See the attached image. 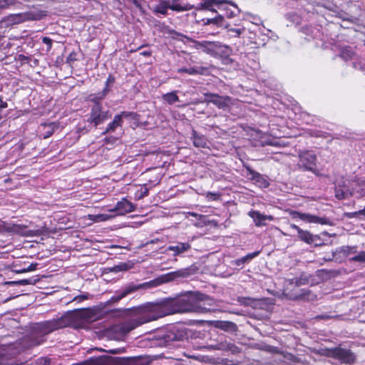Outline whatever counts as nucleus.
<instances>
[{
  "mask_svg": "<svg viewBox=\"0 0 365 365\" xmlns=\"http://www.w3.org/2000/svg\"><path fill=\"white\" fill-rule=\"evenodd\" d=\"M138 316L122 324L121 329L129 332L138 327L170 315L166 298L155 302H147L137 308Z\"/></svg>",
  "mask_w": 365,
  "mask_h": 365,
  "instance_id": "obj_1",
  "label": "nucleus"
},
{
  "mask_svg": "<svg viewBox=\"0 0 365 365\" xmlns=\"http://www.w3.org/2000/svg\"><path fill=\"white\" fill-rule=\"evenodd\" d=\"M166 301L170 314L182 312L203 314L210 312V309L202 305V299H199L196 294L192 292H188L173 298L168 297Z\"/></svg>",
  "mask_w": 365,
  "mask_h": 365,
  "instance_id": "obj_2",
  "label": "nucleus"
},
{
  "mask_svg": "<svg viewBox=\"0 0 365 365\" xmlns=\"http://www.w3.org/2000/svg\"><path fill=\"white\" fill-rule=\"evenodd\" d=\"M160 31L163 34L169 35L173 38H177L179 36L185 38L194 43V47L196 49L202 50L203 52L213 57L216 56V54L217 53L220 46H221L222 45L221 43L217 41H198L196 40H193L186 36L185 35L180 34L174 29H172L169 26L166 25L165 23L161 24Z\"/></svg>",
  "mask_w": 365,
  "mask_h": 365,
  "instance_id": "obj_3",
  "label": "nucleus"
},
{
  "mask_svg": "<svg viewBox=\"0 0 365 365\" xmlns=\"http://www.w3.org/2000/svg\"><path fill=\"white\" fill-rule=\"evenodd\" d=\"M90 359L93 365H149L148 359L142 356L118 357L104 355Z\"/></svg>",
  "mask_w": 365,
  "mask_h": 365,
  "instance_id": "obj_4",
  "label": "nucleus"
},
{
  "mask_svg": "<svg viewBox=\"0 0 365 365\" xmlns=\"http://www.w3.org/2000/svg\"><path fill=\"white\" fill-rule=\"evenodd\" d=\"M160 284V282L158 279L150 280L149 282H143L141 284H135L134 282H130L123 287L121 289L116 291L114 295H113L108 300V302L111 304L118 303L129 294L138 292L140 289H150L157 287Z\"/></svg>",
  "mask_w": 365,
  "mask_h": 365,
  "instance_id": "obj_5",
  "label": "nucleus"
},
{
  "mask_svg": "<svg viewBox=\"0 0 365 365\" xmlns=\"http://www.w3.org/2000/svg\"><path fill=\"white\" fill-rule=\"evenodd\" d=\"M95 316L96 313L93 309L86 308L73 310L66 314L65 317L68 319V327L82 328L86 322L93 320Z\"/></svg>",
  "mask_w": 365,
  "mask_h": 365,
  "instance_id": "obj_6",
  "label": "nucleus"
},
{
  "mask_svg": "<svg viewBox=\"0 0 365 365\" xmlns=\"http://www.w3.org/2000/svg\"><path fill=\"white\" fill-rule=\"evenodd\" d=\"M187 338V333L185 328L173 326L162 331L159 336L160 346H170L173 342L183 341Z\"/></svg>",
  "mask_w": 365,
  "mask_h": 365,
  "instance_id": "obj_7",
  "label": "nucleus"
},
{
  "mask_svg": "<svg viewBox=\"0 0 365 365\" xmlns=\"http://www.w3.org/2000/svg\"><path fill=\"white\" fill-rule=\"evenodd\" d=\"M321 355H325L336 359L342 363L351 364L355 361L356 356L349 349L335 347L324 349L321 347Z\"/></svg>",
  "mask_w": 365,
  "mask_h": 365,
  "instance_id": "obj_8",
  "label": "nucleus"
},
{
  "mask_svg": "<svg viewBox=\"0 0 365 365\" xmlns=\"http://www.w3.org/2000/svg\"><path fill=\"white\" fill-rule=\"evenodd\" d=\"M67 318L65 315L58 319L44 321L37 324V329L43 334H50L56 330L68 327Z\"/></svg>",
  "mask_w": 365,
  "mask_h": 365,
  "instance_id": "obj_9",
  "label": "nucleus"
},
{
  "mask_svg": "<svg viewBox=\"0 0 365 365\" xmlns=\"http://www.w3.org/2000/svg\"><path fill=\"white\" fill-rule=\"evenodd\" d=\"M110 118L111 114L108 110H103L102 104H93L91 106L87 122L97 127Z\"/></svg>",
  "mask_w": 365,
  "mask_h": 365,
  "instance_id": "obj_10",
  "label": "nucleus"
},
{
  "mask_svg": "<svg viewBox=\"0 0 365 365\" xmlns=\"http://www.w3.org/2000/svg\"><path fill=\"white\" fill-rule=\"evenodd\" d=\"M205 102L207 103H212L220 109H225L228 107V104L231 101L230 96H221L216 93H205Z\"/></svg>",
  "mask_w": 365,
  "mask_h": 365,
  "instance_id": "obj_11",
  "label": "nucleus"
},
{
  "mask_svg": "<svg viewBox=\"0 0 365 365\" xmlns=\"http://www.w3.org/2000/svg\"><path fill=\"white\" fill-rule=\"evenodd\" d=\"M243 167L247 170V175H250V179L254 181L257 185L264 188L269 186V182L265 176L252 169L249 165L244 164Z\"/></svg>",
  "mask_w": 365,
  "mask_h": 365,
  "instance_id": "obj_12",
  "label": "nucleus"
},
{
  "mask_svg": "<svg viewBox=\"0 0 365 365\" xmlns=\"http://www.w3.org/2000/svg\"><path fill=\"white\" fill-rule=\"evenodd\" d=\"M136 208V205L132 202L127 200L125 197L118 201L113 209L110 210L113 212H115L119 215H123L127 213L133 212Z\"/></svg>",
  "mask_w": 365,
  "mask_h": 365,
  "instance_id": "obj_13",
  "label": "nucleus"
},
{
  "mask_svg": "<svg viewBox=\"0 0 365 365\" xmlns=\"http://www.w3.org/2000/svg\"><path fill=\"white\" fill-rule=\"evenodd\" d=\"M232 53V49L226 45L222 44L215 58H220L222 63L225 66H231L234 60L230 57Z\"/></svg>",
  "mask_w": 365,
  "mask_h": 365,
  "instance_id": "obj_14",
  "label": "nucleus"
},
{
  "mask_svg": "<svg viewBox=\"0 0 365 365\" xmlns=\"http://www.w3.org/2000/svg\"><path fill=\"white\" fill-rule=\"evenodd\" d=\"M300 163L302 167L309 170L316 168L317 157L311 151H306L300 155Z\"/></svg>",
  "mask_w": 365,
  "mask_h": 365,
  "instance_id": "obj_15",
  "label": "nucleus"
},
{
  "mask_svg": "<svg viewBox=\"0 0 365 365\" xmlns=\"http://www.w3.org/2000/svg\"><path fill=\"white\" fill-rule=\"evenodd\" d=\"M16 66L36 67L38 61L31 55L18 54L15 57Z\"/></svg>",
  "mask_w": 365,
  "mask_h": 365,
  "instance_id": "obj_16",
  "label": "nucleus"
},
{
  "mask_svg": "<svg viewBox=\"0 0 365 365\" xmlns=\"http://www.w3.org/2000/svg\"><path fill=\"white\" fill-rule=\"evenodd\" d=\"M170 9L175 12H184L190 11L194 5L190 4L187 0H169Z\"/></svg>",
  "mask_w": 365,
  "mask_h": 365,
  "instance_id": "obj_17",
  "label": "nucleus"
},
{
  "mask_svg": "<svg viewBox=\"0 0 365 365\" xmlns=\"http://www.w3.org/2000/svg\"><path fill=\"white\" fill-rule=\"evenodd\" d=\"M131 115V113H128L125 111L121 112L120 114L116 115L114 116V118L112 122L108 123L106 129L103 133V134H106L109 132L114 131L118 127H120L123 125V117H129Z\"/></svg>",
  "mask_w": 365,
  "mask_h": 365,
  "instance_id": "obj_18",
  "label": "nucleus"
},
{
  "mask_svg": "<svg viewBox=\"0 0 365 365\" xmlns=\"http://www.w3.org/2000/svg\"><path fill=\"white\" fill-rule=\"evenodd\" d=\"M291 227L297 232L299 239L301 241L306 242L307 244H313L315 242V239L317 237V236L313 235L307 230H303L299 226L294 224L291 225Z\"/></svg>",
  "mask_w": 365,
  "mask_h": 365,
  "instance_id": "obj_19",
  "label": "nucleus"
},
{
  "mask_svg": "<svg viewBox=\"0 0 365 365\" xmlns=\"http://www.w3.org/2000/svg\"><path fill=\"white\" fill-rule=\"evenodd\" d=\"M249 216L252 218L255 225L257 227H262L266 225V220H272L273 217L272 215H262L257 210H252L248 213Z\"/></svg>",
  "mask_w": 365,
  "mask_h": 365,
  "instance_id": "obj_20",
  "label": "nucleus"
},
{
  "mask_svg": "<svg viewBox=\"0 0 365 365\" xmlns=\"http://www.w3.org/2000/svg\"><path fill=\"white\" fill-rule=\"evenodd\" d=\"M204 2L198 4L197 9H205L211 11L216 12L214 6H217V9H221L224 6L226 0H203Z\"/></svg>",
  "mask_w": 365,
  "mask_h": 365,
  "instance_id": "obj_21",
  "label": "nucleus"
},
{
  "mask_svg": "<svg viewBox=\"0 0 365 365\" xmlns=\"http://www.w3.org/2000/svg\"><path fill=\"white\" fill-rule=\"evenodd\" d=\"M56 125L54 123H41L39 126V132L43 138H49L55 131Z\"/></svg>",
  "mask_w": 365,
  "mask_h": 365,
  "instance_id": "obj_22",
  "label": "nucleus"
},
{
  "mask_svg": "<svg viewBox=\"0 0 365 365\" xmlns=\"http://www.w3.org/2000/svg\"><path fill=\"white\" fill-rule=\"evenodd\" d=\"M170 6L169 0H158V4L154 6L153 12L156 14L166 16L168 15V10L170 9Z\"/></svg>",
  "mask_w": 365,
  "mask_h": 365,
  "instance_id": "obj_23",
  "label": "nucleus"
},
{
  "mask_svg": "<svg viewBox=\"0 0 365 365\" xmlns=\"http://www.w3.org/2000/svg\"><path fill=\"white\" fill-rule=\"evenodd\" d=\"M191 248V245L188 242H178L176 245H170L168 247V250L170 251H173L174 252V255H179L185 251H187Z\"/></svg>",
  "mask_w": 365,
  "mask_h": 365,
  "instance_id": "obj_24",
  "label": "nucleus"
},
{
  "mask_svg": "<svg viewBox=\"0 0 365 365\" xmlns=\"http://www.w3.org/2000/svg\"><path fill=\"white\" fill-rule=\"evenodd\" d=\"M110 91V88L105 87L102 91L97 93L90 94L88 96V101L93 104H101V101L103 100Z\"/></svg>",
  "mask_w": 365,
  "mask_h": 365,
  "instance_id": "obj_25",
  "label": "nucleus"
},
{
  "mask_svg": "<svg viewBox=\"0 0 365 365\" xmlns=\"http://www.w3.org/2000/svg\"><path fill=\"white\" fill-rule=\"evenodd\" d=\"M215 327L225 331L234 332L237 330V324L229 321H217L215 322Z\"/></svg>",
  "mask_w": 365,
  "mask_h": 365,
  "instance_id": "obj_26",
  "label": "nucleus"
},
{
  "mask_svg": "<svg viewBox=\"0 0 365 365\" xmlns=\"http://www.w3.org/2000/svg\"><path fill=\"white\" fill-rule=\"evenodd\" d=\"M192 138L193 145L196 148H205L207 146V139L202 135H200L196 130H192Z\"/></svg>",
  "mask_w": 365,
  "mask_h": 365,
  "instance_id": "obj_27",
  "label": "nucleus"
},
{
  "mask_svg": "<svg viewBox=\"0 0 365 365\" xmlns=\"http://www.w3.org/2000/svg\"><path fill=\"white\" fill-rule=\"evenodd\" d=\"M352 195H354L353 191L349 190V189L344 185L341 187L339 186L335 187V197L338 200L346 199Z\"/></svg>",
  "mask_w": 365,
  "mask_h": 365,
  "instance_id": "obj_28",
  "label": "nucleus"
},
{
  "mask_svg": "<svg viewBox=\"0 0 365 365\" xmlns=\"http://www.w3.org/2000/svg\"><path fill=\"white\" fill-rule=\"evenodd\" d=\"M353 194H359V196H365V180H357L352 182Z\"/></svg>",
  "mask_w": 365,
  "mask_h": 365,
  "instance_id": "obj_29",
  "label": "nucleus"
},
{
  "mask_svg": "<svg viewBox=\"0 0 365 365\" xmlns=\"http://www.w3.org/2000/svg\"><path fill=\"white\" fill-rule=\"evenodd\" d=\"M283 357L286 362L289 365H306L307 364L302 360L301 358L291 354V353H284L283 354Z\"/></svg>",
  "mask_w": 365,
  "mask_h": 365,
  "instance_id": "obj_30",
  "label": "nucleus"
},
{
  "mask_svg": "<svg viewBox=\"0 0 365 365\" xmlns=\"http://www.w3.org/2000/svg\"><path fill=\"white\" fill-rule=\"evenodd\" d=\"M317 298V294L313 292L310 289H304L302 293L299 295L296 296V299L307 301V302H313L316 301Z\"/></svg>",
  "mask_w": 365,
  "mask_h": 365,
  "instance_id": "obj_31",
  "label": "nucleus"
},
{
  "mask_svg": "<svg viewBox=\"0 0 365 365\" xmlns=\"http://www.w3.org/2000/svg\"><path fill=\"white\" fill-rule=\"evenodd\" d=\"M294 217H298L302 220H305L308 222L319 223V217L316 215H312L309 214L300 213L298 212H294Z\"/></svg>",
  "mask_w": 365,
  "mask_h": 365,
  "instance_id": "obj_32",
  "label": "nucleus"
},
{
  "mask_svg": "<svg viewBox=\"0 0 365 365\" xmlns=\"http://www.w3.org/2000/svg\"><path fill=\"white\" fill-rule=\"evenodd\" d=\"M288 284L292 286L299 287L309 282V279L304 274H301L298 277H294L287 280Z\"/></svg>",
  "mask_w": 365,
  "mask_h": 365,
  "instance_id": "obj_33",
  "label": "nucleus"
},
{
  "mask_svg": "<svg viewBox=\"0 0 365 365\" xmlns=\"http://www.w3.org/2000/svg\"><path fill=\"white\" fill-rule=\"evenodd\" d=\"M177 91L165 93L162 96V99L167 103L172 105L179 101V97L177 95Z\"/></svg>",
  "mask_w": 365,
  "mask_h": 365,
  "instance_id": "obj_34",
  "label": "nucleus"
},
{
  "mask_svg": "<svg viewBox=\"0 0 365 365\" xmlns=\"http://www.w3.org/2000/svg\"><path fill=\"white\" fill-rule=\"evenodd\" d=\"M202 21L204 25H209L210 24L219 25L221 24L223 21V16L222 14H218L215 17L210 19H202Z\"/></svg>",
  "mask_w": 365,
  "mask_h": 365,
  "instance_id": "obj_35",
  "label": "nucleus"
},
{
  "mask_svg": "<svg viewBox=\"0 0 365 365\" xmlns=\"http://www.w3.org/2000/svg\"><path fill=\"white\" fill-rule=\"evenodd\" d=\"M219 9L224 11V14H222L223 16V19L225 17L230 19V18H232L235 16H236L235 11H232L229 8V6L227 5V1H226L224 6H222L221 7V9Z\"/></svg>",
  "mask_w": 365,
  "mask_h": 365,
  "instance_id": "obj_36",
  "label": "nucleus"
},
{
  "mask_svg": "<svg viewBox=\"0 0 365 365\" xmlns=\"http://www.w3.org/2000/svg\"><path fill=\"white\" fill-rule=\"evenodd\" d=\"M149 194V189L147 187V185L145 184L140 187L139 190H138L135 192V198L138 200L142 199Z\"/></svg>",
  "mask_w": 365,
  "mask_h": 365,
  "instance_id": "obj_37",
  "label": "nucleus"
},
{
  "mask_svg": "<svg viewBox=\"0 0 365 365\" xmlns=\"http://www.w3.org/2000/svg\"><path fill=\"white\" fill-rule=\"evenodd\" d=\"M14 19L16 21V22H21V21H24L26 20L34 19L33 14L29 13V12L19 14L16 15Z\"/></svg>",
  "mask_w": 365,
  "mask_h": 365,
  "instance_id": "obj_38",
  "label": "nucleus"
},
{
  "mask_svg": "<svg viewBox=\"0 0 365 365\" xmlns=\"http://www.w3.org/2000/svg\"><path fill=\"white\" fill-rule=\"evenodd\" d=\"M39 281V279L36 278L35 277H29L27 279H23L18 282H15V284L19 285H27V284H35L37 282Z\"/></svg>",
  "mask_w": 365,
  "mask_h": 365,
  "instance_id": "obj_39",
  "label": "nucleus"
},
{
  "mask_svg": "<svg viewBox=\"0 0 365 365\" xmlns=\"http://www.w3.org/2000/svg\"><path fill=\"white\" fill-rule=\"evenodd\" d=\"M340 252L342 253L344 256L348 257L351 254L356 253V247H349V246H344L340 248Z\"/></svg>",
  "mask_w": 365,
  "mask_h": 365,
  "instance_id": "obj_40",
  "label": "nucleus"
},
{
  "mask_svg": "<svg viewBox=\"0 0 365 365\" xmlns=\"http://www.w3.org/2000/svg\"><path fill=\"white\" fill-rule=\"evenodd\" d=\"M222 195L220 192H207L205 194V197L209 201H217L220 200Z\"/></svg>",
  "mask_w": 365,
  "mask_h": 365,
  "instance_id": "obj_41",
  "label": "nucleus"
},
{
  "mask_svg": "<svg viewBox=\"0 0 365 365\" xmlns=\"http://www.w3.org/2000/svg\"><path fill=\"white\" fill-rule=\"evenodd\" d=\"M78 53L75 51L70 53L68 56L66 58V63L71 66H74V62L78 61Z\"/></svg>",
  "mask_w": 365,
  "mask_h": 365,
  "instance_id": "obj_42",
  "label": "nucleus"
},
{
  "mask_svg": "<svg viewBox=\"0 0 365 365\" xmlns=\"http://www.w3.org/2000/svg\"><path fill=\"white\" fill-rule=\"evenodd\" d=\"M350 259L354 262L365 263V251H361L357 255L351 257Z\"/></svg>",
  "mask_w": 365,
  "mask_h": 365,
  "instance_id": "obj_43",
  "label": "nucleus"
},
{
  "mask_svg": "<svg viewBox=\"0 0 365 365\" xmlns=\"http://www.w3.org/2000/svg\"><path fill=\"white\" fill-rule=\"evenodd\" d=\"M259 253H260V251H256V252H252V253H249L247 255H245L243 257H242L240 259H238V262H241L242 263H245L248 260H251L253 258H255L257 256H258Z\"/></svg>",
  "mask_w": 365,
  "mask_h": 365,
  "instance_id": "obj_44",
  "label": "nucleus"
},
{
  "mask_svg": "<svg viewBox=\"0 0 365 365\" xmlns=\"http://www.w3.org/2000/svg\"><path fill=\"white\" fill-rule=\"evenodd\" d=\"M41 41H42V43L46 46V52L51 51L52 46H53V40L48 36H43V37H42Z\"/></svg>",
  "mask_w": 365,
  "mask_h": 365,
  "instance_id": "obj_45",
  "label": "nucleus"
},
{
  "mask_svg": "<svg viewBox=\"0 0 365 365\" xmlns=\"http://www.w3.org/2000/svg\"><path fill=\"white\" fill-rule=\"evenodd\" d=\"M173 275L177 276L178 278H185L189 276L190 273L187 269H179L175 272H172Z\"/></svg>",
  "mask_w": 365,
  "mask_h": 365,
  "instance_id": "obj_46",
  "label": "nucleus"
},
{
  "mask_svg": "<svg viewBox=\"0 0 365 365\" xmlns=\"http://www.w3.org/2000/svg\"><path fill=\"white\" fill-rule=\"evenodd\" d=\"M36 267H37V264H31L27 267H24L23 269H16L15 272L16 273H23V272H26L34 271L36 269Z\"/></svg>",
  "mask_w": 365,
  "mask_h": 365,
  "instance_id": "obj_47",
  "label": "nucleus"
},
{
  "mask_svg": "<svg viewBox=\"0 0 365 365\" xmlns=\"http://www.w3.org/2000/svg\"><path fill=\"white\" fill-rule=\"evenodd\" d=\"M37 365H51V359L48 357H41L36 361Z\"/></svg>",
  "mask_w": 365,
  "mask_h": 365,
  "instance_id": "obj_48",
  "label": "nucleus"
},
{
  "mask_svg": "<svg viewBox=\"0 0 365 365\" xmlns=\"http://www.w3.org/2000/svg\"><path fill=\"white\" fill-rule=\"evenodd\" d=\"M344 216L347 218H358L360 219L359 211L352 212H345Z\"/></svg>",
  "mask_w": 365,
  "mask_h": 365,
  "instance_id": "obj_49",
  "label": "nucleus"
},
{
  "mask_svg": "<svg viewBox=\"0 0 365 365\" xmlns=\"http://www.w3.org/2000/svg\"><path fill=\"white\" fill-rule=\"evenodd\" d=\"M352 55H354V52L350 50L343 51L341 53V56L346 59L351 58Z\"/></svg>",
  "mask_w": 365,
  "mask_h": 365,
  "instance_id": "obj_50",
  "label": "nucleus"
},
{
  "mask_svg": "<svg viewBox=\"0 0 365 365\" xmlns=\"http://www.w3.org/2000/svg\"><path fill=\"white\" fill-rule=\"evenodd\" d=\"M116 138L113 136L106 137L103 139L105 144H114L116 141Z\"/></svg>",
  "mask_w": 365,
  "mask_h": 365,
  "instance_id": "obj_51",
  "label": "nucleus"
},
{
  "mask_svg": "<svg viewBox=\"0 0 365 365\" xmlns=\"http://www.w3.org/2000/svg\"><path fill=\"white\" fill-rule=\"evenodd\" d=\"M114 82H115V77H113L112 75H109L107 78L105 87H107L108 88H109V86L110 84H113Z\"/></svg>",
  "mask_w": 365,
  "mask_h": 365,
  "instance_id": "obj_52",
  "label": "nucleus"
},
{
  "mask_svg": "<svg viewBox=\"0 0 365 365\" xmlns=\"http://www.w3.org/2000/svg\"><path fill=\"white\" fill-rule=\"evenodd\" d=\"M321 225H333L334 222L331 220L327 217H321Z\"/></svg>",
  "mask_w": 365,
  "mask_h": 365,
  "instance_id": "obj_53",
  "label": "nucleus"
},
{
  "mask_svg": "<svg viewBox=\"0 0 365 365\" xmlns=\"http://www.w3.org/2000/svg\"><path fill=\"white\" fill-rule=\"evenodd\" d=\"M127 268H128L127 264L123 263V264H120L119 265L115 266L113 268V269L115 271H123V270H126Z\"/></svg>",
  "mask_w": 365,
  "mask_h": 365,
  "instance_id": "obj_54",
  "label": "nucleus"
},
{
  "mask_svg": "<svg viewBox=\"0 0 365 365\" xmlns=\"http://www.w3.org/2000/svg\"><path fill=\"white\" fill-rule=\"evenodd\" d=\"M165 282H170V281H173V280L177 279L178 277L175 275H173L172 272H170L165 275Z\"/></svg>",
  "mask_w": 365,
  "mask_h": 365,
  "instance_id": "obj_55",
  "label": "nucleus"
},
{
  "mask_svg": "<svg viewBox=\"0 0 365 365\" xmlns=\"http://www.w3.org/2000/svg\"><path fill=\"white\" fill-rule=\"evenodd\" d=\"M178 71L187 73H188L190 75H193V74H195V73H198L197 70H178ZM199 73L202 74L203 73L202 72H199Z\"/></svg>",
  "mask_w": 365,
  "mask_h": 365,
  "instance_id": "obj_56",
  "label": "nucleus"
},
{
  "mask_svg": "<svg viewBox=\"0 0 365 365\" xmlns=\"http://www.w3.org/2000/svg\"><path fill=\"white\" fill-rule=\"evenodd\" d=\"M8 107V103L3 101L2 96H0V110Z\"/></svg>",
  "mask_w": 365,
  "mask_h": 365,
  "instance_id": "obj_57",
  "label": "nucleus"
},
{
  "mask_svg": "<svg viewBox=\"0 0 365 365\" xmlns=\"http://www.w3.org/2000/svg\"><path fill=\"white\" fill-rule=\"evenodd\" d=\"M243 31H244V29H231V31L235 32L237 34V36H238L242 33Z\"/></svg>",
  "mask_w": 365,
  "mask_h": 365,
  "instance_id": "obj_58",
  "label": "nucleus"
},
{
  "mask_svg": "<svg viewBox=\"0 0 365 365\" xmlns=\"http://www.w3.org/2000/svg\"><path fill=\"white\" fill-rule=\"evenodd\" d=\"M359 214L360 219L365 217V207L363 209L359 210Z\"/></svg>",
  "mask_w": 365,
  "mask_h": 365,
  "instance_id": "obj_59",
  "label": "nucleus"
},
{
  "mask_svg": "<svg viewBox=\"0 0 365 365\" xmlns=\"http://www.w3.org/2000/svg\"><path fill=\"white\" fill-rule=\"evenodd\" d=\"M6 9V3L4 0H0V10Z\"/></svg>",
  "mask_w": 365,
  "mask_h": 365,
  "instance_id": "obj_60",
  "label": "nucleus"
},
{
  "mask_svg": "<svg viewBox=\"0 0 365 365\" xmlns=\"http://www.w3.org/2000/svg\"><path fill=\"white\" fill-rule=\"evenodd\" d=\"M143 56H151V51H145L140 53Z\"/></svg>",
  "mask_w": 365,
  "mask_h": 365,
  "instance_id": "obj_61",
  "label": "nucleus"
},
{
  "mask_svg": "<svg viewBox=\"0 0 365 365\" xmlns=\"http://www.w3.org/2000/svg\"><path fill=\"white\" fill-rule=\"evenodd\" d=\"M79 297L82 299H87L88 297L86 295H80Z\"/></svg>",
  "mask_w": 365,
  "mask_h": 365,
  "instance_id": "obj_62",
  "label": "nucleus"
},
{
  "mask_svg": "<svg viewBox=\"0 0 365 365\" xmlns=\"http://www.w3.org/2000/svg\"><path fill=\"white\" fill-rule=\"evenodd\" d=\"M3 118V115L1 114V110H0V120Z\"/></svg>",
  "mask_w": 365,
  "mask_h": 365,
  "instance_id": "obj_63",
  "label": "nucleus"
},
{
  "mask_svg": "<svg viewBox=\"0 0 365 365\" xmlns=\"http://www.w3.org/2000/svg\"><path fill=\"white\" fill-rule=\"evenodd\" d=\"M321 233H322V234H323V235H327V234H328V233H327V232H325V231L321 232Z\"/></svg>",
  "mask_w": 365,
  "mask_h": 365,
  "instance_id": "obj_64",
  "label": "nucleus"
}]
</instances>
